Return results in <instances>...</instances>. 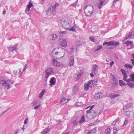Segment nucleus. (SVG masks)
<instances>
[{
  "instance_id": "nucleus-1",
  "label": "nucleus",
  "mask_w": 134,
  "mask_h": 134,
  "mask_svg": "<svg viewBox=\"0 0 134 134\" xmlns=\"http://www.w3.org/2000/svg\"><path fill=\"white\" fill-rule=\"evenodd\" d=\"M63 27L66 30L68 29L70 26L69 22L68 21L65 20L64 19L62 20V21H63Z\"/></svg>"
},
{
  "instance_id": "nucleus-14",
  "label": "nucleus",
  "mask_w": 134,
  "mask_h": 134,
  "mask_svg": "<svg viewBox=\"0 0 134 134\" xmlns=\"http://www.w3.org/2000/svg\"><path fill=\"white\" fill-rule=\"evenodd\" d=\"M103 94L101 93H98L96 94L94 96V98L95 99L97 100L101 97H102Z\"/></svg>"
},
{
  "instance_id": "nucleus-41",
  "label": "nucleus",
  "mask_w": 134,
  "mask_h": 134,
  "mask_svg": "<svg viewBox=\"0 0 134 134\" xmlns=\"http://www.w3.org/2000/svg\"><path fill=\"white\" fill-rule=\"evenodd\" d=\"M27 65L28 64H26L24 66V68L23 70V72L25 71L26 70L27 68L28 67Z\"/></svg>"
},
{
  "instance_id": "nucleus-36",
  "label": "nucleus",
  "mask_w": 134,
  "mask_h": 134,
  "mask_svg": "<svg viewBox=\"0 0 134 134\" xmlns=\"http://www.w3.org/2000/svg\"><path fill=\"white\" fill-rule=\"evenodd\" d=\"M68 100V99H65L64 98H63L61 102H63V103H66V102H67Z\"/></svg>"
},
{
  "instance_id": "nucleus-50",
  "label": "nucleus",
  "mask_w": 134,
  "mask_h": 134,
  "mask_svg": "<svg viewBox=\"0 0 134 134\" xmlns=\"http://www.w3.org/2000/svg\"><path fill=\"white\" fill-rule=\"evenodd\" d=\"M40 104L39 105H38L36 106L34 108V109H38L39 107L40 106Z\"/></svg>"
},
{
  "instance_id": "nucleus-29",
  "label": "nucleus",
  "mask_w": 134,
  "mask_h": 134,
  "mask_svg": "<svg viewBox=\"0 0 134 134\" xmlns=\"http://www.w3.org/2000/svg\"><path fill=\"white\" fill-rule=\"evenodd\" d=\"M78 90V89L76 86H75L73 88V91L74 92L76 93Z\"/></svg>"
},
{
  "instance_id": "nucleus-25",
  "label": "nucleus",
  "mask_w": 134,
  "mask_h": 134,
  "mask_svg": "<svg viewBox=\"0 0 134 134\" xmlns=\"http://www.w3.org/2000/svg\"><path fill=\"white\" fill-rule=\"evenodd\" d=\"M46 91L44 90H43L40 93L39 97V98L40 99H41L42 97L43 94Z\"/></svg>"
},
{
  "instance_id": "nucleus-37",
  "label": "nucleus",
  "mask_w": 134,
  "mask_h": 134,
  "mask_svg": "<svg viewBox=\"0 0 134 134\" xmlns=\"http://www.w3.org/2000/svg\"><path fill=\"white\" fill-rule=\"evenodd\" d=\"M106 134H110V129H107L105 131Z\"/></svg>"
},
{
  "instance_id": "nucleus-13",
  "label": "nucleus",
  "mask_w": 134,
  "mask_h": 134,
  "mask_svg": "<svg viewBox=\"0 0 134 134\" xmlns=\"http://www.w3.org/2000/svg\"><path fill=\"white\" fill-rule=\"evenodd\" d=\"M112 79L113 81V83L117 86L118 84V81L117 80L116 78L114 75H112Z\"/></svg>"
},
{
  "instance_id": "nucleus-52",
  "label": "nucleus",
  "mask_w": 134,
  "mask_h": 134,
  "mask_svg": "<svg viewBox=\"0 0 134 134\" xmlns=\"http://www.w3.org/2000/svg\"><path fill=\"white\" fill-rule=\"evenodd\" d=\"M28 119L27 118H26L24 121V123L25 124H26L27 123V120Z\"/></svg>"
},
{
  "instance_id": "nucleus-48",
  "label": "nucleus",
  "mask_w": 134,
  "mask_h": 134,
  "mask_svg": "<svg viewBox=\"0 0 134 134\" xmlns=\"http://www.w3.org/2000/svg\"><path fill=\"white\" fill-rule=\"evenodd\" d=\"M81 76V74H78L77 75V77L76 78V79H77V80H78L80 78V76Z\"/></svg>"
},
{
  "instance_id": "nucleus-61",
  "label": "nucleus",
  "mask_w": 134,
  "mask_h": 134,
  "mask_svg": "<svg viewBox=\"0 0 134 134\" xmlns=\"http://www.w3.org/2000/svg\"><path fill=\"white\" fill-rule=\"evenodd\" d=\"M5 112H6L5 111H3L0 115V116H1L2 115H3Z\"/></svg>"
},
{
  "instance_id": "nucleus-24",
  "label": "nucleus",
  "mask_w": 134,
  "mask_h": 134,
  "mask_svg": "<svg viewBox=\"0 0 134 134\" xmlns=\"http://www.w3.org/2000/svg\"><path fill=\"white\" fill-rule=\"evenodd\" d=\"M45 72V77L46 79V80H45L46 82H47V80L48 78L52 74H51V73H49V72Z\"/></svg>"
},
{
  "instance_id": "nucleus-7",
  "label": "nucleus",
  "mask_w": 134,
  "mask_h": 134,
  "mask_svg": "<svg viewBox=\"0 0 134 134\" xmlns=\"http://www.w3.org/2000/svg\"><path fill=\"white\" fill-rule=\"evenodd\" d=\"M124 44H126V46L127 47L129 46L130 45L131 46V47L129 48L128 49L133 48V47H132V46H134V45L133 44V42L131 41H127L125 42L124 43Z\"/></svg>"
},
{
  "instance_id": "nucleus-20",
  "label": "nucleus",
  "mask_w": 134,
  "mask_h": 134,
  "mask_svg": "<svg viewBox=\"0 0 134 134\" xmlns=\"http://www.w3.org/2000/svg\"><path fill=\"white\" fill-rule=\"evenodd\" d=\"M50 130L49 128H46L41 132V133L42 134H46Z\"/></svg>"
},
{
  "instance_id": "nucleus-4",
  "label": "nucleus",
  "mask_w": 134,
  "mask_h": 134,
  "mask_svg": "<svg viewBox=\"0 0 134 134\" xmlns=\"http://www.w3.org/2000/svg\"><path fill=\"white\" fill-rule=\"evenodd\" d=\"M0 84L2 85L5 87H7V88L9 87L8 84L7 83V82L5 80H1L0 79Z\"/></svg>"
},
{
  "instance_id": "nucleus-64",
  "label": "nucleus",
  "mask_w": 134,
  "mask_h": 134,
  "mask_svg": "<svg viewBox=\"0 0 134 134\" xmlns=\"http://www.w3.org/2000/svg\"><path fill=\"white\" fill-rule=\"evenodd\" d=\"M19 131V130H18L15 132L14 134H17L18 133V131Z\"/></svg>"
},
{
  "instance_id": "nucleus-49",
  "label": "nucleus",
  "mask_w": 134,
  "mask_h": 134,
  "mask_svg": "<svg viewBox=\"0 0 134 134\" xmlns=\"http://www.w3.org/2000/svg\"><path fill=\"white\" fill-rule=\"evenodd\" d=\"M124 81H126V82H129V81H131L132 80V79H126L125 80H124Z\"/></svg>"
},
{
  "instance_id": "nucleus-43",
  "label": "nucleus",
  "mask_w": 134,
  "mask_h": 134,
  "mask_svg": "<svg viewBox=\"0 0 134 134\" xmlns=\"http://www.w3.org/2000/svg\"><path fill=\"white\" fill-rule=\"evenodd\" d=\"M119 130V129H115L113 130V134H116L118 131Z\"/></svg>"
},
{
  "instance_id": "nucleus-40",
  "label": "nucleus",
  "mask_w": 134,
  "mask_h": 134,
  "mask_svg": "<svg viewBox=\"0 0 134 134\" xmlns=\"http://www.w3.org/2000/svg\"><path fill=\"white\" fill-rule=\"evenodd\" d=\"M77 1L76 2H75V3L71 4L69 6L71 7L72 6L74 7H76V4H77Z\"/></svg>"
},
{
  "instance_id": "nucleus-30",
  "label": "nucleus",
  "mask_w": 134,
  "mask_h": 134,
  "mask_svg": "<svg viewBox=\"0 0 134 134\" xmlns=\"http://www.w3.org/2000/svg\"><path fill=\"white\" fill-rule=\"evenodd\" d=\"M85 116L84 115H83L82 116L81 118V120L79 121V123H81L82 122L85 121Z\"/></svg>"
},
{
  "instance_id": "nucleus-16",
  "label": "nucleus",
  "mask_w": 134,
  "mask_h": 134,
  "mask_svg": "<svg viewBox=\"0 0 134 134\" xmlns=\"http://www.w3.org/2000/svg\"><path fill=\"white\" fill-rule=\"evenodd\" d=\"M74 57L73 56H71L70 58V62L69 63V65L72 66L74 65Z\"/></svg>"
},
{
  "instance_id": "nucleus-46",
  "label": "nucleus",
  "mask_w": 134,
  "mask_h": 134,
  "mask_svg": "<svg viewBox=\"0 0 134 134\" xmlns=\"http://www.w3.org/2000/svg\"><path fill=\"white\" fill-rule=\"evenodd\" d=\"M132 35V32H130L129 34H127L126 35V36L128 38L130 37Z\"/></svg>"
},
{
  "instance_id": "nucleus-35",
  "label": "nucleus",
  "mask_w": 134,
  "mask_h": 134,
  "mask_svg": "<svg viewBox=\"0 0 134 134\" xmlns=\"http://www.w3.org/2000/svg\"><path fill=\"white\" fill-rule=\"evenodd\" d=\"M119 95L117 94H114L111 95V97L112 98H114L119 96Z\"/></svg>"
},
{
  "instance_id": "nucleus-21",
  "label": "nucleus",
  "mask_w": 134,
  "mask_h": 134,
  "mask_svg": "<svg viewBox=\"0 0 134 134\" xmlns=\"http://www.w3.org/2000/svg\"><path fill=\"white\" fill-rule=\"evenodd\" d=\"M96 129L95 128H94L88 132L87 134H93L96 132Z\"/></svg>"
},
{
  "instance_id": "nucleus-42",
  "label": "nucleus",
  "mask_w": 134,
  "mask_h": 134,
  "mask_svg": "<svg viewBox=\"0 0 134 134\" xmlns=\"http://www.w3.org/2000/svg\"><path fill=\"white\" fill-rule=\"evenodd\" d=\"M128 122V121L126 119H125V120L124 123L122 125V126H125L127 124V123Z\"/></svg>"
},
{
  "instance_id": "nucleus-11",
  "label": "nucleus",
  "mask_w": 134,
  "mask_h": 134,
  "mask_svg": "<svg viewBox=\"0 0 134 134\" xmlns=\"http://www.w3.org/2000/svg\"><path fill=\"white\" fill-rule=\"evenodd\" d=\"M56 81V79L55 77H53L51 78L49 82L51 84L50 85V86L52 87L54 85Z\"/></svg>"
},
{
  "instance_id": "nucleus-34",
  "label": "nucleus",
  "mask_w": 134,
  "mask_h": 134,
  "mask_svg": "<svg viewBox=\"0 0 134 134\" xmlns=\"http://www.w3.org/2000/svg\"><path fill=\"white\" fill-rule=\"evenodd\" d=\"M57 36L56 34H53L52 35L51 37H52V39L53 40H56L57 38Z\"/></svg>"
},
{
  "instance_id": "nucleus-63",
  "label": "nucleus",
  "mask_w": 134,
  "mask_h": 134,
  "mask_svg": "<svg viewBox=\"0 0 134 134\" xmlns=\"http://www.w3.org/2000/svg\"><path fill=\"white\" fill-rule=\"evenodd\" d=\"M90 75L92 77H94V76L93 74L92 73H91L90 74Z\"/></svg>"
},
{
  "instance_id": "nucleus-28",
  "label": "nucleus",
  "mask_w": 134,
  "mask_h": 134,
  "mask_svg": "<svg viewBox=\"0 0 134 134\" xmlns=\"http://www.w3.org/2000/svg\"><path fill=\"white\" fill-rule=\"evenodd\" d=\"M124 66L127 68H129L131 69L133 68V66L130 65L129 64H126Z\"/></svg>"
},
{
  "instance_id": "nucleus-55",
  "label": "nucleus",
  "mask_w": 134,
  "mask_h": 134,
  "mask_svg": "<svg viewBox=\"0 0 134 134\" xmlns=\"http://www.w3.org/2000/svg\"><path fill=\"white\" fill-rule=\"evenodd\" d=\"M70 132H66V131H64L62 134H69Z\"/></svg>"
},
{
  "instance_id": "nucleus-23",
  "label": "nucleus",
  "mask_w": 134,
  "mask_h": 134,
  "mask_svg": "<svg viewBox=\"0 0 134 134\" xmlns=\"http://www.w3.org/2000/svg\"><path fill=\"white\" fill-rule=\"evenodd\" d=\"M53 69L52 68H47L45 70V72L47 71L52 74L53 72Z\"/></svg>"
},
{
  "instance_id": "nucleus-54",
  "label": "nucleus",
  "mask_w": 134,
  "mask_h": 134,
  "mask_svg": "<svg viewBox=\"0 0 134 134\" xmlns=\"http://www.w3.org/2000/svg\"><path fill=\"white\" fill-rule=\"evenodd\" d=\"M119 42H116L115 43V45L116 46H117L119 45Z\"/></svg>"
},
{
  "instance_id": "nucleus-45",
  "label": "nucleus",
  "mask_w": 134,
  "mask_h": 134,
  "mask_svg": "<svg viewBox=\"0 0 134 134\" xmlns=\"http://www.w3.org/2000/svg\"><path fill=\"white\" fill-rule=\"evenodd\" d=\"M93 42H94L95 41V39L93 37H90L89 38Z\"/></svg>"
},
{
  "instance_id": "nucleus-2",
  "label": "nucleus",
  "mask_w": 134,
  "mask_h": 134,
  "mask_svg": "<svg viewBox=\"0 0 134 134\" xmlns=\"http://www.w3.org/2000/svg\"><path fill=\"white\" fill-rule=\"evenodd\" d=\"M115 44V42L114 41H110L109 42H105L103 44V46L105 47L107 46H114Z\"/></svg>"
},
{
  "instance_id": "nucleus-57",
  "label": "nucleus",
  "mask_w": 134,
  "mask_h": 134,
  "mask_svg": "<svg viewBox=\"0 0 134 134\" xmlns=\"http://www.w3.org/2000/svg\"><path fill=\"white\" fill-rule=\"evenodd\" d=\"M114 61H113L112 62H110V65L111 66H112L114 64Z\"/></svg>"
},
{
  "instance_id": "nucleus-51",
  "label": "nucleus",
  "mask_w": 134,
  "mask_h": 134,
  "mask_svg": "<svg viewBox=\"0 0 134 134\" xmlns=\"http://www.w3.org/2000/svg\"><path fill=\"white\" fill-rule=\"evenodd\" d=\"M119 0H114L113 2V5H114V4H116V2H118Z\"/></svg>"
},
{
  "instance_id": "nucleus-17",
  "label": "nucleus",
  "mask_w": 134,
  "mask_h": 134,
  "mask_svg": "<svg viewBox=\"0 0 134 134\" xmlns=\"http://www.w3.org/2000/svg\"><path fill=\"white\" fill-rule=\"evenodd\" d=\"M53 65L54 66H58L60 65V63L55 59H54L53 60Z\"/></svg>"
},
{
  "instance_id": "nucleus-39",
  "label": "nucleus",
  "mask_w": 134,
  "mask_h": 134,
  "mask_svg": "<svg viewBox=\"0 0 134 134\" xmlns=\"http://www.w3.org/2000/svg\"><path fill=\"white\" fill-rule=\"evenodd\" d=\"M127 84L129 86H130L131 88H133L134 87V83H127Z\"/></svg>"
},
{
  "instance_id": "nucleus-31",
  "label": "nucleus",
  "mask_w": 134,
  "mask_h": 134,
  "mask_svg": "<svg viewBox=\"0 0 134 134\" xmlns=\"http://www.w3.org/2000/svg\"><path fill=\"white\" fill-rule=\"evenodd\" d=\"M97 47L98 48L94 50V52L98 51L103 48L102 46L100 45L98 46Z\"/></svg>"
},
{
  "instance_id": "nucleus-12",
  "label": "nucleus",
  "mask_w": 134,
  "mask_h": 134,
  "mask_svg": "<svg viewBox=\"0 0 134 134\" xmlns=\"http://www.w3.org/2000/svg\"><path fill=\"white\" fill-rule=\"evenodd\" d=\"M132 104L131 103H129L123 107V109L124 110H126L129 109L130 108L132 107Z\"/></svg>"
},
{
  "instance_id": "nucleus-10",
  "label": "nucleus",
  "mask_w": 134,
  "mask_h": 134,
  "mask_svg": "<svg viewBox=\"0 0 134 134\" xmlns=\"http://www.w3.org/2000/svg\"><path fill=\"white\" fill-rule=\"evenodd\" d=\"M88 6H89V9H92V12H91L89 15L86 14V15L88 16H91L92 14H93V6L92 5H88L86 6L85 8V9H86L87 8V7Z\"/></svg>"
},
{
  "instance_id": "nucleus-53",
  "label": "nucleus",
  "mask_w": 134,
  "mask_h": 134,
  "mask_svg": "<svg viewBox=\"0 0 134 134\" xmlns=\"http://www.w3.org/2000/svg\"><path fill=\"white\" fill-rule=\"evenodd\" d=\"M117 85H115L113 83L112 85L111 86V88L112 89H114L115 88V87Z\"/></svg>"
},
{
  "instance_id": "nucleus-3",
  "label": "nucleus",
  "mask_w": 134,
  "mask_h": 134,
  "mask_svg": "<svg viewBox=\"0 0 134 134\" xmlns=\"http://www.w3.org/2000/svg\"><path fill=\"white\" fill-rule=\"evenodd\" d=\"M18 44H16L14 45H13V47H11V46L9 47L8 48L9 51L10 52H12L14 51H16L17 49V47Z\"/></svg>"
},
{
  "instance_id": "nucleus-18",
  "label": "nucleus",
  "mask_w": 134,
  "mask_h": 134,
  "mask_svg": "<svg viewBox=\"0 0 134 134\" xmlns=\"http://www.w3.org/2000/svg\"><path fill=\"white\" fill-rule=\"evenodd\" d=\"M105 0H101L99 1V3L98 4V7L99 9H101L102 6L103 5V3Z\"/></svg>"
},
{
  "instance_id": "nucleus-47",
  "label": "nucleus",
  "mask_w": 134,
  "mask_h": 134,
  "mask_svg": "<svg viewBox=\"0 0 134 134\" xmlns=\"http://www.w3.org/2000/svg\"><path fill=\"white\" fill-rule=\"evenodd\" d=\"M33 6L32 3H30L29 5H27V7L31 8L32 6Z\"/></svg>"
},
{
  "instance_id": "nucleus-44",
  "label": "nucleus",
  "mask_w": 134,
  "mask_h": 134,
  "mask_svg": "<svg viewBox=\"0 0 134 134\" xmlns=\"http://www.w3.org/2000/svg\"><path fill=\"white\" fill-rule=\"evenodd\" d=\"M130 76L132 79V80L134 82V74H131L130 75Z\"/></svg>"
},
{
  "instance_id": "nucleus-6",
  "label": "nucleus",
  "mask_w": 134,
  "mask_h": 134,
  "mask_svg": "<svg viewBox=\"0 0 134 134\" xmlns=\"http://www.w3.org/2000/svg\"><path fill=\"white\" fill-rule=\"evenodd\" d=\"M124 114L129 117L132 116L134 115V113L132 111H126L124 112Z\"/></svg>"
},
{
  "instance_id": "nucleus-58",
  "label": "nucleus",
  "mask_w": 134,
  "mask_h": 134,
  "mask_svg": "<svg viewBox=\"0 0 134 134\" xmlns=\"http://www.w3.org/2000/svg\"><path fill=\"white\" fill-rule=\"evenodd\" d=\"M11 108V107H9L6 110H5V112H7V111H8Z\"/></svg>"
},
{
  "instance_id": "nucleus-26",
  "label": "nucleus",
  "mask_w": 134,
  "mask_h": 134,
  "mask_svg": "<svg viewBox=\"0 0 134 134\" xmlns=\"http://www.w3.org/2000/svg\"><path fill=\"white\" fill-rule=\"evenodd\" d=\"M119 83L120 85V86H125L126 85L125 82L122 80H119Z\"/></svg>"
},
{
  "instance_id": "nucleus-19",
  "label": "nucleus",
  "mask_w": 134,
  "mask_h": 134,
  "mask_svg": "<svg viewBox=\"0 0 134 134\" xmlns=\"http://www.w3.org/2000/svg\"><path fill=\"white\" fill-rule=\"evenodd\" d=\"M77 27L76 25L75 24L71 28H69L68 29H67L68 30L73 32H76V31L75 30V29Z\"/></svg>"
},
{
  "instance_id": "nucleus-27",
  "label": "nucleus",
  "mask_w": 134,
  "mask_h": 134,
  "mask_svg": "<svg viewBox=\"0 0 134 134\" xmlns=\"http://www.w3.org/2000/svg\"><path fill=\"white\" fill-rule=\"evenodd\" d=\"M6 81L7 82V83L8 84L9 87H5L7 88V89H9L10 88V85L9 84V83H10L11 84H12L14 82V81L13 80H6Z\"/></svg>"
},
{
  "instance_id": "nucleus-8",
  "label": "nucleus",
  "mask_w": 134,
  "mask_h": 134,
  "mask_svg": "<svg viewBox=\"0 0 134 134\" xmlns=\"http://www.w3.org/2000/svg\"><path fill=\"white\" fill-rule=\"evenodd\" d=\"M92 69L93 73H96L98 71V66L96 64H94L92 66Z\"/></svg>"
},
{
  "instance_id": "nucleus-22",
  "label": "nucleus",
  "mask_w": 134,
  "mask_h": 134,
  "mask_svg": "<svg viewBox=\"0 0 134 134\" xmlns=\"http://www.w3.org/2000/svg\"><path fill=\"white\" fill-rule=\"evenodd\" d=\"M84 89L85 90H88L89 88V87H91L89 86V85L87 83H85L84 84Z\"/></svg>"
},
{
  "instance_id": "nucleus-9",
  "label": "nucleus",
  "mask_w": 134,
  "mask_h": 134,
  "mask_svg": "<svg viewBox=\"0 0 134 134\" xmlns=\"http://www.w3.org/2000/svg\"><path fill=\"white\" fill-rule=\"evenodd\" d=\"M121 71L122 72L123 76V79L124 80H125L127 78L128 76L125 70L122 69H120Z\"/></svg>"
},
{
  "instance_id": "nucleus-56",
  "label": "nucleus",
  "mask_w": 134,
  "mask_h": 134,
  "mask_svg": "<svg viewBox=\"0 0 134 134\" xmlns=\"http://www.w3.org/2000/svg\"><path fill=\"white\" fill-rule=\"evenodd\" d=\"M91 110H90V109H89V110H87V111H86L87 113L88 114L89 113H91Z\"/></svg>"
},
{
  "instance_id": "nucleus-59",
  "label": "nucleus",
  "mask_w": 134,
  "mask_h": 134,
  "mask_svg": "<svg viewBox=\"0 0 134 134\" xmlns=\"http://www.w3.org/2000/svg\"><path fill=\"white\" fill-rule=\"evenodd\" d=\"M116 121H115V120L114 121H113V123H112V125H115L116 124Z\"/></svg>"
},
{
  "instance_id": "nucleus-33",
  "label": "nucleus",
  "mask_w": 134,
  "mask_h": 134,
  "mask_svg": "<svg viewBox=\"0 0 134 134\" xmlns=\"http://www.w3.org/2000/svg\"><path fill=\"white\" fill-rule=\"evenodd\" d=\"M94 81L93 80H91L90 81L87 83L89 85V86L91 87H92V85H93V84Z\"/></svg>"
},
{
  "instance_id": "nucleus-38",
  "label": "nucleus",
  "mask_w": 134,
  "mask_h": 134,
  "mask_svg": "<svg viewBox=\"0 0 134 134\" xmlns=\"http://www.w3.org/2000/svg\"><path fill=\"white\" fill-rule=\"evenodd\" d=\"M37 103V102L36 100H34L33 101L32 104L33 106H35Z\"/></svg>"
},
{
  "instance_id": "nucleus-5",
  "label": "nucleus",
  "mask_w": 134,
  "mask_h": 134,
  "mask_svg": "<svg viewBox=\"0 0 134 134\" xmlns=\"http://www.w3.org/2000/svg\"><path fill=\"white\" fill-rule=\"evenodd\" d=\"M53 7H49L47 12V14L48 15H51L52 14L54 10Z\"/></svg>"
},
{
  "instance_id": "nucleus-32",
  "label": "nucleus",
  "mask_w": 134,
  "mask_h": 134,
  "mask_svg": "<svg viewBox=\"0 0 134 134\" xmlns=\"http://www.w3.org/2000/svg\"><path fill=\"white\" fill-rule=\"evenodd\" d=\"M58 48H57L54 49L52 52L55 55H58V54L59 52L57 51L55 52V51Z\"/></svg>"
},
{
  "instance_id": "nucleus-60",
  "label": "nucleus",
  "mask_w": 134,
  "mask_h": 134,
  "mask_svg": "<svg viewBox=\"0 0 134 134\" xmlns=\"http://www.w3.org/2000/svg\"><path fill=\"white\" fill-rule=\"evenodd\" d=\"M119 120V117H118L115 121L117 122Z\"/></svg>"
},
{
  "instance_id": "nucleus-62",
  "label": "nucleus",
  "mask_w": 134,
  "mask_h": 134,
  "mask_svg": "<svg viewBox=\"0 0 134 134\" xmlns=\"http://www.w3.org/2000/svg\"><path fill=\"white\" fill-rule=\"evenodd\" d=\"M94 106V105H92L91 106V107L90 108V110H92V109L93 108Z\"/></svg>"
},
{
  "instance_id": "nucleus-15",
  "label": "nucleus",
  "mask_w": 134,
  "mask_h": 134,
  "mask_svg": "<svg viewBox=\"0 0 134 134\" xmlns=\"http://www.w3.org/2000/svg\"><path fill=\"white\" fill-rule=\"evenodd\" d=\"M60 44L62 46L64 47H66L67 46L65 39L63 40L62 41H60Z\"/></svg>"
}]
</instances>
